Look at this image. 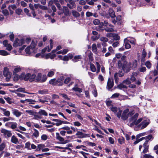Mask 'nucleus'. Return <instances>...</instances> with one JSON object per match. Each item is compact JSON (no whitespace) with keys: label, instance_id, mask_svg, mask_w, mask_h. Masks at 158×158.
Wrapping results in <instances>:
<instances>
[{"label":"nucleus","instance_id":"obj_20","mask_svg":"<svg viewBox=\"0 0 158 158\" xmlns=\"http://www.w3.org/2000/svg\"><path fill=\"white\" fill-rule=\"evenodd\" d=\"M56 138L61 142H63L64 141V139L60 135L59 133L57 132L56 133Z\"/></svg>","mask_w":158,"mask_h":158},{"label":"nucleus","instance_id":"obj_18","mask_svg":"<svg viewBox=\"0 0 158 158\" xmlns=\"http://www.w3.org/2000/svg\"><path fill=\"white\" fill-rule=\"evenodd\" d=\"M33 130L34 131V132L33 133L31 136L32 137H35L37 138L39 136V132L36 129L34 128Z\"/></svg>","mask_w":158,"mask_h":158},{"label":"nucleus","instance_id":"obj_62","mask_svg":"<svg viewBox=\"0 0 158 158\" xmlns=\"http://www.w3.org/2000/svg\"><path fill=\"white\" fill-rule=\"evenodd\" d=\"M41 139L44 140H46L48 139V136L45 134H43L41 136Z\"/></svg>","mask_w":158,"mask_h":158},{"label":"nucleus","instance_id":"obj_6","mask_svg":"<svg viewBox=\"0 0 158 158\" xmlns=\"http://www.w3.org/2000/svg\"><path fill=\"white\" fill-rule=\"evenodd\" d=\"M75 135L77 136V138H82L90 137V135L89 134L83 133L82 132L79 131H77Z\"/></svg>","mask_w":158,"mask_h":158},{"label":"nucleus","instance_id":"obj_61","mask_svg":"<svg viewBox=\"0 0 158 158\" xmlns=\"http://www.w3.org/2000/svg\"><path fill=\"white\" fill-rule=\"evenodd\" d=\"M74 1L73 0V1L72 0H69V4L72 5L73 7H75L76 5Z\"/></svg>","mask_w":158,"mask_h":158},{"label":"nucleus","instance_id":"obj_31","mask_svg":"<svg viewBox=\"0 0 158 158\" xmlns=\"http://www.w3.org/2000/svg\"><path fill=\"white\" fill-rule=\"evenodd\" d=\"M84 142L87 143L88 145L89 146H91L92 147L95 146L96 145L95 143L90 142L88 141H84Z\"/></svg>","mask_w":158,"mask_h":158},{"label":"nucleus","instance_id":"obj_54","mask_svg":"<svg viewBox=\"0 0 158 158\" xmlns=\"http://www.w3.org/2000/svg\"><path fill=\"white\" fill-rule=\"evenodd\" d=\"M24 11L28 16L30 17L31 16V14L29 13V10L27 8H24Z\"/></svg>","mask_w":158,"mask_h":158},{"label":"nucleus","instance_id":"obj_40","mask_svg":"<svg viewBox=\"0 0 158 158\" xmlns=\"http://www.w3.org/2000/svg\"><path fill=\"white\" fill-rule=\"evenodd\" d=\"M48 92V90L47 89H44L43 90H40L38 91V93L40 94H47Z\"/></svg>","mask_w":158,"mask_h":158},{"label":"nucleus","instance_id":"obj_35","mask_svg":"<svg viewBox=\"0 0 158 158\" xmlns=\"http://www.w3.org/2000/svg\"><path fill=\"white\" fill-rule=\"evenodd\" d=\"M73 89L75 91H77L79 93H81L82 91V89L79 87H73Z\"/></svg>","mask_w":158,"mask_h":158},{"label":"nucleus","instance_id":"obj_14","mask_svg":"<svg viewBox=\"0 0 158 158\" xmlns=\"http://www.w3.org/2000/svg\"><path fill=\"white\" fill-rule=\"evenodd\" d=\"M62 11L63 13L66 16L70 15H71L70 12L69 11L68 7L66 6H63Z\"/></svg>","mask_w":158,"mask_h":158},{"label":"nucleus","instance_id":"obj_39","mask_svg":"<svg viewBox=\"0 0 158 158\" xmlns=\"http://www.w3.org/2000/svg\"><path fill=\"white\" fill-rule=\"evenodd\" d=\"M92 50L94 52H95L97 51V48L95 44H93L92 46Z\"/></svg>","mask_w":158,"mask_h":158},{"label":"nucleus","instance_id":"obj_15","mask_svg":"<svg viewBox=\"0 0 158 158\" xmlns=\"http://www.w3.org/2000/svg\"><path fill=\"white\" fill-rule=\"evenodd\" d=\"M139 115V114L138 113H136L134 115L132 116L131 117L129 118V121L130 122L133 121L135 122L137 119Z\"/></svg>","mask_w":158,"mask_h":158},{"label":"nucleus","instance_id":"obj_22","mask_svg":"<svg viewBox=\"0 0 158 158\" xmlns=\"http://www.w3.org/2000/svg\"><path fill=\"white\" fill-rule=\"evenodd\" d=\"M36 76L35 74H32L31 75L30 74V75L29 76V81L31 82H32L34 81L35 78H36Z\"/></svg>","mask_w":158,"mask_h":158},{"label":"nucleus","instance_id":"obj_63","mask_svg":"<svg viewBox=\"0 0 158 158\" xmlns=\"http://www.w3.org/2000/svg\"><path fill=\"white\" fill-rule=\"evenodd\" d=\"M31 49V48L29 46H28L26 48L25 51L27 54H29L30 53V51Z\"/></svg>","mask_w":158,"mask_h":158},{"label":"nucleus","instance_id":"obj_58","mask_svg":"<svg viewBox=\"0 0 158 158\" xmlns=\"http://www.w3.org/2000/svg\"><path fill=\"white\" fill-rule=\"evenodd\" d=\"M10 127L12 129H15L17 127V124L16 123H14L11 124Z\"/></svg>","mask_w":158,"mask_h":158},{"label":"nucleus","instance_id":"obj_5","mask_svg":"<svg viewBox=\"0 0 158 158\" xmlns=\"http://www.w3.org/2000/svg\"><path fill=\"white\" fill-rule=\"evenodd\" d=\"M1 132L3 134L4 137L6 139H8L11 137L12 134L11 131L8 130L6 129H2L1 131Z\"/></svg>","mask_w":158,"mask_h":158},{"label":"nucleus","instance_id":"obj_8","mask_svg":"<svg viewBox=\"0 0 158 158\" xmlns=\"http://www.w3.org/2000/svg\"><path fill=\"white\" fill-rule=\"evenodd\" d=\"M25 112L28 113L30 115H34V118L35 119H37L36 118H38L39 119H41L42 118V117L40 116L38 114H37V113L35 112H34L33 110H26Z\"/></svg>","mask_w":158,"mask_h":158},{"label":"nucleus","instance_id":"obj_51","mask_svg":"<svg viewBox=\"0 0 158 158\" xmlns=\"http://www.w3.org/2000/svg\"><path fill=\"white\" fill-rule=\"evenodd\" d=\"M110 110L114 113H116L118 110L116 106H112L110 108Z\"/></svg>","mask_w":158,"mask_h":158},{"label":"nucleus","instance_id":"obj_10","mask_svg":"<svg viewBox=\"0 0 158 158\" xmlns=\"http://www.w3.org/2000/svg\"><path fill=\"white\" fill-rule=\"evenodd\" d=\"M64 77L63 76H61L57 80H56V86H61L63 84V81L64 80Z\"/></svg>","mask_w":158,"mask_h":158},{"label":"nucleus","instance_id":"obj_43","mask_svg":"<svg viewBox=\"0 0 158 158\" xmlns=\"http://www.w3.org/2000/svg\"><path fill=\"white\" fill-rule=\"evenodd\" d=\"M4 98L6 100L7 102L9 104H11L12 103V102L11 101V99L10 97H4Z\"/></svg>","mask_w":158,"mask_h":158},{"label":"nucleus","instance_id":"obj_53","mask_svg":"<svg viewBox=\"0 0 158 158\" xmlns=\"http://www.w3.org/2000/svg\"><path fill=\"white\" fill-rule=\"evenodd\" d=\"M100 40L102 41L103 42H107L108 41V39L104 37H101L100 39Z\"/></svg>","mask_w":158,"mask_h":158},{"label":"nucleus","instance_id":"obj_27","mask_svg":"<svg viewBox=\"0 0 158 158\" xmlns=\"http://www.w3.org/2000/svg\"><path fill=\"white\" fill-rule=\"evenodd\" d=\"M9 54L6 51L4 50H0V55L5 56Z\"/></svg>","mask_w":158,"mask_h":158},{"label":"nucleus","instance_id":"obj_3","mask_svg":"<svg viewBox=\"0 0 158 158\" xmlns=\"http://www.w3.org/2000/svg\"><path fill=\"white\" fill-rule=\"evenodd\" d=\"M24 40L23 38H22L20 40L19 38H16L14 42L13 46L15 47H17L18 46H21L24 43Z\"/></svg>","mask_w":158,"mask_h":158},{"label":"nucleus","instance_id":"obj_19","mask_svg":"<svg viewBox=\"0 0 158 158\" xmlns=\"http://www.w3.org/2000/svg\"><path fill=\"white\" fill-rule=\"evenodd\" d=\"M82 58V56L81 55H77L74 56L73 59H72V60L74 62H76L79 61V60Z\"/></svg>","mask_w":158,"mask_h":158},{"label":"nucleus","instance_id":"obj_57","mask_svg":"<svg viewBox=\"0 0 158 158\" xmlns=\"http://www.w3.org/2000/svg\"><path fill=\"white\" fill-rule=\"evenodd\" d=\"M92 93L95 97H96L98 96V93L97 89L96 88L94 89V90L92 92Z\"/></svg>","mask_w":158,"mask_h":158},{"label":"nucleus","instance_id":"obj_46","mask_svg":"<svg viewBox=\"0 0 158 158\" xmlns=\"http://www.w3.org/2000/svg\"><path fill=\"white\" fill-rule=\"evenodd\" d=\"M124 46L125 48L127 49L131 48V45L128 42H125L124 41Z\"/></svg>","mask_w":158,"mask_h":158},{"label":"nucleus","instance_id":"obj_7","mask_svg":"<svg viewBox=\"0 0 158 158\" xmlns=\"http://www.w3.org/2000/svg\"><path fill=\"white\" fill-rule=\"evenodd\" d=\"M129 111V110L128 108H127L123 110L121 115V119L122 120H126L128 118V113Z\"/></svg>","mask_w":158,"mask_h":158},{"label":"nucleus","instance_id":"obj_52","mask_svg":"<svg viewBox=\"0 0 158 158\" xmlns=\"http://www.w3.org/2000/svg\"><path fill=\"white\" fill-rule=\"evenodd\" d=\"M122 111V110L119 109L116 115L118 118H120L121 116Z\"/></svg>","mask_w":158,"mask_h":158},{"label":"nucleus","instance_id":"obj_16","mask_svg":"<svg viewBox=\"0 0 158 158\" xmlns=\"http://www.w3.org/2000/svg\"><path fill=\"white\" fill-rule=\"evenodd\" d=\"M108 13L110 16L112 18H113L116 17L114 11L112 8H110L109 9Z\"/></svg>","mask_w":158,"mask_h":158},{"label":"nucleus","instance_id":"obj_21","mask_svg":"<svg viewBox=\"0 0 158 158\" xmlns=\"http://www.w3.org/2000/svg\"><path fill=\"white\" fill-rule=\"evenodd\" d=\"M18 141V139L14 135H13L11 139V142L15 144H17Z\"/></svg>","mask_w":158,"mask_h":158},{"label":"nucleus","instance_id":"obj_33","mask_svg":"<svg viewBox=\"0 0 158 158\" xmlns=\"http://www.w3.org/2000/svg\"><path fill=\"white\" fill-rule=\"evenodd\" d=\"M36 45V44L35 43L34 40H32L31 45L29 46L31 49H34Z\"/></svg>","mask_w":158,"mask_h":158},{"label":"nucleus","instance_id":"obj_30","mask_svg":"<svg viewBox=\"0 0 158 158\" xmlns=\"http://www.w3.org/2000/svg\"><path fill=\"white\" fill-rule=\"evenodd\" d=\"M117 87L118 89H122V88L127 89V88L126 85H123L122 83H120L118 85Z\"/></svg>","mask_w":158,"mask_h":158},{"label":"nucleus","instance_id":"obj_13","mask_svg":"<svg viewBox=\"0 0 158 158\" xmlns=\"http://www.w3.org/2000/svg\"><path fill=\"white\" fill-rule=\"evenodd\" d=\"M148 141L146 140L143 144V146L144 149L142 153L144 154H145L148 151L149 145H148Z\"/></svg>","mask_w":158,"mask_h":158},{"label":"nucleus","instance_id":"obj_50","mask_svg":"<svg viewBox=\"0 0 158 158\" xmlns=\"http://www.w3.org/2000/svg\"><path fill=\"white\" fill-rule=\"evenodd\" d=\"M118 73H115V74H114V78L115 82L116 83H117L118 81Z\"/></svg>","mask_w":158,"mask_h":158},{"label":"nucleus","instance_id":"obj_12","mask_svg":"<svg viewBox=\"0 0 158 158\" xmlns=\"http://www.w3.org/2000/svg\"><path fill=\"white\" fill-rule=\"evenodd\" d=\"M12 111L13 115L17 117H19L22 114V113L19 111L17 109L12 108Z\"/></svg>","mask_w":158,"mask_h":158},{"label":"nucleus","instance_id":"obj_47","mask_svg":"<svg viewBox=\"0 0 158 158\" xmlns=\"http://www.w3.org/2000/svg\"><path fill=\"white\" fill-rule=\"evenodd\" d=\"M106 103L107 106L109 107L110 106H113V105L111 104L112 101L111 100H106L105 101Z\"/></svg>","mask_w":158,"mask_h":158},{"label":"nucleus","instance_id":"obj_59","mask_svg":"<svg viewBox=\"0 0 158 158\" xmlns=\"http://www.w3.org/2000/svg\"><path fill=\"white\" fill-rule=\"evenodd\" d=\"M60 95L62 96L65 99H67V100H70V98H69L68 97V95L65 94H61Z\"/></svg>","mask_w":158,"mask_h":158},{"label":"nucleus","instance_id":"obj_9","mask_svg":"<svg viewBox=\"0 0 158 158\" xmlns=\"http://www.w3.org/2000/svg\"><path fill=\"white\" fill-rule=\"evenodd\" d=\"M114 85V82L113 79L111 81L110 78H109L107 84L106 88L110 90L111 89Z\"/></svg>","mask_w":158,"mask_h":158},{"label":"nucleus","instance_id":"obj_32","mask_svg":"<svg viewBox=\"0 0 158 158\" xmlns=\"http://www.w3.org/2000/svg\"><path fill=\"white\" fill-rule=\"evenodd\" d=\"M90 68L91 70L93 72H95L96 71V69L94 64L91 63L90 64Z\"/></svg>","mask_w":158,"mask_h":158},{"label":"nucleus","instance_id":"obj_49","mask_svg":"<svg viewBox=\"0 0 158 158\" xmlns=\"http://www.w3.org/2000/svg\"><path fill=\"white\" fill-rule=\"evenodd\" d=\"M118 142L120 144H122L124 143V138L122 137V138H119L118 139Z\"/></svg>","mask_w":158,"mask_h":158},{"label":"nucleus","instance_id":"obj_34","mask_svg":"<svg viewBox=\"0 0 158 158\" xmlns=\"http://www.w3.org/2000/svg\"><path fill=\"white\" fill-rule=\"evenodd\" d=\"M147 55V52L145 51L144 49H143L142 52V59H141V62H142V60H143V59H144L145 57H146Z\"/></svg>","mask_w":158,"mask_h":158},{"label":"nucleus","instance_id":"obj_38","mask_svg":"<svg viewBox=\"0 0 158 158\" xmlns=\"http://www.w3.org/2000/svg\"><path fill=\"white\" fill-rule=\"evenodd\" d=\"M125 70H123L122 69L121 70L119 71V73H118L119 77H121L124 75Z\"/></svg>","mask_w":158,"mask_h":158},{"label":"nucleus","instance_id":"obj_44","mask_svg":"<svg viewBox=\"0 0 158 158\" xmlns=\"http://www.w3.org/2000/svg\"><path fill=\"white\" fill-rule=\"evenodd\" d=\"M105 30V31L107 32H111L114 31V29L112 28L106 27V28L103 29L102 30Z\"/></svg>","mask_w":158,"mask_h":158},{"label":"nucleus","instance_id":"obj_11","mask_svg":"<svg viewBox=\"0 0 158 158\" xmlns=\"http://www.w3.org/2000/svg\"><path fill=\"white\" fill-rule=\"evenodd\" d=\"M30 73H27L25 74L24 73H22L20 74V77H22V80L23 79L25 81H27L29 80V76Z\"/></svg>","mask_w":158,"mask_h":158},{"label":"nucleus","instance_id":"obj_28","mask_svg":"<svg viewBox=\"0 0 158 158\" xmlns=\"http://www.w3.org/2000/svg\"><path fill=\"white\" fill-rule=\"evenodd\" d=\"M19 79L22 80V77H20V75H19L18 74H16L14 78V81H17Z\"/></svg>","mask_w":158,"mask_h":158},{"label":"nucleus","instance_id":"obj_55","mask_svg":"<svg viewBox=\"0 0 158 158\" xmlns=\"http://www.w3.org/2000/svg\"><path fill=\"white\" fill-rule=\"evenodd\" d=\"M139 70L140 72L143 73L146 71V69L145 67H143L139 68Z\"/></svg>","mask_w":158,"mask_h":158},{"label":"nucleus","instance_id":"obj_56","mask_svg":"<svg viewBox=\"0 0 158 158\" xmlns=\"http://www.w3.org/2000/svg\"><path fill=\"white\" fill-rule=\"evenodd\" d=\"M123 82L124 83H125L127 85L130 84L131 83L128 78H127L126 80H124Z\"/></svg>","mask_w":158,"mask_h":158},{"label":"nucleus","instance_id":"obj_25","mask_svg":"<svg viewBox=\"0 0 158 158\" xmlns=\"http://www.w3.org/2000/svg\"><path fill=\"white\" fill-rule=\"evenodd\" d=\"M137 76V74L135 72H133L132 73V75L131 76V77L130 78V80L131 81H136V78L134 76Z\"/></svg>","mask_w":158,"mask_h":158},{"label":"nucleus","instance_id":"obj_60","mask_svg":"<svg viewBox=\"0 0 158 158\" xmlns=\"http://www.w3.org/2000/svg\"><path fill=\"white\" fill-rule=\"evenodd\" d=\"M137 60H135L132 63V67L134 68H136L137 67Z\"/></svg>","mask_w":158,"mask_h":158},{"label":"nucleus","instance_id":"obj_29","mask_svg":"<svg viewBox=\"0 0 158 158\" xmlns=\"http://www.w3.org/2000/svg\"><path fill=\"white\" fill-rule=\"evenodd\" d=\"M49 83L54 86H56V80L55 78H53L50 80Z\"/></svg>","mask_w":158,"mask_h":158},{"label":"nucleus","instance_id":"obj_26","mask_svg":"<svg viewBox=\"0 0 158 158\" xmlns=\"http://www.w3.org/2000/svg\"><path fill=\"white\" fill-rule=\"evenodd\" d=\"M145 65L148 69H150L152 67V64L149 60L146 61L145 63Z\"/></svg>","mask_w":158,"mask_h":158},{"label":"nucleus","instance_id":"obj_4","mask_svg":"<svg viewBox=\"0 0 158 158\" xmlns=\"http://www.w3.org/2000/svg\"><path fill=\"white\" fill-rule=\"evenodd\" d=\"M8 69L7 67H5L4 68L3 72V75L6 77V81H9L11 77V73L8 71Z\"/></svg>","mask_w":158,"mask_h":158},{"label":"nucleus","instance_id":"obj_36","mask_svg":"<svg viewBox=\"0 0 158 158\" xmlns=\"http://www.w3.org/2000/svg\"><path fill=\"white\" fill-rule=\"evenodd\" d=\"M116 22L119 23H121L122 22V17L121 15H118L116 17Z\"/></svg>","mask_w":158,"mask_h":158},{"label":"nucleus","instance_id":"obj_64","mask_svg":"<svg viewBox=\"0 0 158 158\" xmlns=\"http://www.w3.org/2000/svg\"><path fill=\"white\" fill-rule=\"evenodd\" d=\"M71 80L70 78L68 77L66 78L64 80V82L65 84H68Z\"/></svg>","mask_w":158,"mask_h":158},{"label":"nucleus","instance_id":"obj_42","mask_svg":"<svg viewBox=\"0 0 158 158\" xmlns=\"http://www.w3.org/2000/svg\"><path fill=\"white\" fill-rule=\"evenodd\" d=\"M93 55V54L92 52H90L88 55L89 61L90 62L94 60Z\"/></svg>","mask_w":158,"mask_h":158},{"label":"nucleus","instance_id":"obj_37","mask_svg":"<svg viewBox=\"0 0 158 158\" xmlns=\"http://www.w3.org/2000/svg\"><path fill=\"white\" fill-rule=\"evenodd\" d=\"M21 70V69L20 68H15L13 71V73L14 74H15L19 72Z\"/></svg>","mask_w":158,"mask_h":158},{"label":"nucleus","instance_id":"obj_24","mask_svg":"<svg viewBox=\"0 0 158 158\" xmlns=\"http://www.w3.org/2000/svg\"><path fill=\"white\" fill-rule=\"evenodd\" d=\"M45 147V145L43 144H40L38 145V148L36 149V151H39Z\"/></svg>","mask_w":158,"mask_h":158},{"label":"nucleus","instance_id":"obj_17","mask_svg":"<svg viewBox=\"0 0 158 158\" xmlns=\"http://www.w3.org/2000/svg\"><path fill=\"white\" fill-rule=\"evenodd\" d=\"M37 114H39L40 115H39L40 116L41 115L48 116L47 113L44 110H40V111L38 113H37Z\"/></svg>","mask_w":158,"mask_h":158},{"label":"nucleus","instance_id":"obj_48","mask_svg":"<svg viewBox=\"0 0 158 158\" xmlns=\"http://www.w3.org/2000/svg\"><path fill=\"white\" fill-rule=\"evenodd\" d=\"M25 89L24 88L20 87L17 89L16 90V91L17 92H20L23 93H26V92L25 91ZM26 93H27L26 92Z\"/></svg>","mask_w":158,"mask_h":158},{"label":"nucleus","instance_id":"obj_1","mask_svg":"<svg viewBox=\"0 0 158 158\" xmlns=\"http://www.w3.org/2000/svg\"><path fill=\"white\" fill-rule=\"evenodd\" d=\"M121 60L118 62V69L122 68L123 70H126L127 65V62L126 60V56L123 55L121 56Z\"/></svg>","mask_w":158,"mask_h":158},{"label":"nucleus","instance_id":"obj_41","mask_svg":"<svg viewBox=\"0 0 158 158\" xmlns=\"http://www.w3.org/2000/svg\"><path fill=\"white\" fill-rule=\"evenodd\" d=\"M26 102H29V104H34L35 102H36V101L35 100L31 99H26Z\"/></svg>","mask_w":158,"mask_h":158},{"label":"nucleus","instance_id":"obj_2","mask_svg":"<svg viewBox=\"0 0 158 158\" xmlns=\"http://www.w3.org/2000/svg\"><path fill=\"white\" fill-rule=\"evenodd\" d=\"M47 77L46 75H43L41 73H38L36 77V81L39 82L43 83L45 82L47 80Z\"/></svg>","mask_w":158,"mask_h":158},{"label":"nucleus","instance_id":"obj_23","mask_svg":"<svg viewBox=\"0 0 158 158\" xmlns=\"http://www.w3.org/2000/svg\"><path fill=\"white\" fill-rule=\"evenodd\" d=\"M72 13L73 15L75 17H78L80 16V14L76 10H72Z\"/></svg>","mask_w":158,"mask_h":158},{"label":"nucleus","instance_id":"obj_45","mask_svg":"<svg viewBox=\"0 0 158 158\" xmlns=\"http://www.w3.org/2000/svg\"><path fill=\"white\" fill-rule=\"evenodd\" d=\"M120 95V94L118 93H115L112 95L110 98H114L118 97Z\"/></svg>","mask_w":158,"mask_h":158}]
</instances>
